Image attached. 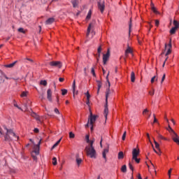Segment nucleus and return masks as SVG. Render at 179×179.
I'll list each match as a JSON object with an SVG mask.
<instances>
[{"instance_id": "obj_1", "label": "nucleus", "mask_w": 179, "mask_h": 179, "mask_svg": "<svg viewBox=\"0 0 179 179\" xmlns=\"http://www.w3.org/2000/svg\"><path fill=\"white\" fill-rule=\"evenodd\" d=\"M85 141L88 145L85 148V151L87 156H90L91 159H96V150H94V147L93 146V143H94V138L87 135L85 136Z\"/></svg>"}, {"instance_id": "obj_2", "label": "nucleus", "mask_w": 179, "mask_h": 179, "mask_svg": "<svg viewBox=\"0 0 179 179\" xmlns=\"http://www.w3.org/2000/svg\"><path fill=\"white\" fill-rule=\"evenodd\" d=\"M30 142L33 143L32 151L31 152L33 160L37 162V156L40 155V145L41 144V138H35L34 139H29Z\"/></svg>"}, {"instance_id": "obj_3", "label": "nucleus", "mask_w": 179, "mask_h": 179, "mask_svg": "<svg viewBox=\"0 0 179 179\" xmlns=\"http://www.w3.org/2000/svg\"><path fill=\"white\" fill-rule=\"evenodd\" d=\"M108 75H110V72L108 73V75L106 76V80L108 85V87L106 89V104L103 111V115L106 120H107V116L108 115V96L111 94V91L110 90V86H111V84L110 83V80H108Z\"/></svg>"}, {"instance_id": "obj_4", "label": "nucleus", "mask_w": 179, "mask_h": 179, "mask_svg": "<svg viewBox=\"0 0 179 179\" xmlns=\"http://www.w3.org/2000/svg\"><path fill=\"white\" fill-rule=\"evenodd\" d=\"M97 118H99V115H93V113H90L87 124H85V128H89V127H90L91 132H93V124H94V122H96V120H97Z\"/></svg>"}, {"instance_id": "obj_5", "label": "nucleus", "mask_w": 179, "mask_h": 179, "mask_svg": "<svg viewBox=\"0 0 179 179\" xmlns=\"http://www.w3.org/2000/svg\"><path fill=\"white\" fill-rule=\"evenodd\" d=\"M50 66H54L55 68H59L61 69L62 68V63L59 61H52L49 63Z\"/></svg>"}, {"instance_id": "obj_6", "label": "nucleus", "mask_w": 179, "mask_h": 179, "mask_svg": "<svg viewBox=\"0 0 179 179\" xmlns=\"http://www.w3.org/2000/svg\"><path fill=\"white\" fill-rule=\"evenodd\" d=\"M98 8L100 10V12L101 13L104 12V9H106V6L104 5V1L99 0V1H98Z\"/></svg>"}, {"instance_id": "obj_7", "label": "nucleus", "mask_w": 179, "mask_h": 179, "mask_svg": "<svg viewBox=\"0 0 179 179\" xmlns=\"http://www.w3.org/2000/svg\"><path fill=\"white\" fill-rule=\"evenodd\" d=\"M108 58H110V49H108L106 54H103V62L104 65L107 64V62L108 61Z\"/></svg>"}, {"instance_id": "obj_8", "label": "nucleus", "mask_w": 179, "mask_h": 179, "mask_svg": "<svg viewBox=\"0 0 179 179\" xmlns=\"http://www.w3.org/2000/svg\"><path fill=\"white\" fill-rule=\"evenodd\" d=\"M3 128L6 131V135H16V133H15V131H13V129L7 128L6 126H4Z\"/></svg>"}, {"instance_id": "obj_9", "label": "nucleus", "mask_w": 179, "mask_h": 179, "mask_svg": "<svg viewBox=\"0 0 179 179\" xmlns=\"http://www.w3.org/2000/svg\"><path fill=\"white\" fill-rule=\"evenodd\" d=\"M47 99L50 103L52 102V92L51 91V89L47 90Z\"/></svg>"}, {"instance_id": "obj_10", "label": "nucleus", "mask_w": 179, "mask_h": 179, "mask_svg": "<svg viewBox=\"0 0 179 179\" xmlns=\"http://www.w3.org/2000/svg\"><path fill=\"white\" fill-rule=\"evenodd\" d=\"M139 149L134 148L132 151V159H135L136 157H138L139 156Z\"/></svg>"}, {"instance_id": "obj_11", "label": "nucleus", "mask_w": 179, "mask_h": 179, "mask_svg": "<svg viewBox=\"0 0 179 179\" xmlns=\"http://www.w3.org/2000/svg\"><path fill=\"white\" fill-rule=\"evenodd\" d=\"M168 48V50L166 53V56L169 55V54H171V40H170V42L167 46V44H165V48L167 49Z\"/></svg>"}, {"instance_id": "obj_12", "label": "nucleus", "mask_w": 179, "mask_h": 179, "mask_svg": "<svg viewBox=\"0 0 179 179\" xmlns=\"http://www.w3.org/2000/svg\"><path fill=\"white\" fill-rule=\"evenodd\" d=\"M76 163L78 167H80V164H82V163H83V159H82V158L79 157V155H76Z\"/></svg>"}, {"instance_id": "obj_13", "label": "nucleus", "mask_w": 179, "mask_h": 179, "mask_svg": "<svg viewBox=\"0 0 179 179\" xmlns=\"http://www.w3.org/2000/svg\"><path fill=\"white\" fill-rule=\"evenodd\" d=\"M75 94H78V91H76V81L74 80L73 82V96L74 98Z\"/></svg>"}, {"instance_id": "obj_14", "label": "nucleus", "mask_w": 179, "mask_h": 179, "mask_svg": "<svg viewBox=\"0 0 179 179\" xmlns=\"http://www.w3.org/2000/svg\"><path fill=\"white\" fill-rule=\"evenodd\" d=\"M94 27V24L93 23H90L87 29V37H89V34H90V30H92Z\"/></svg>"}, {"instance_id": "obj_15", "label": "nucleus", "mask_w": 179, "mask_h": 179, "mask_svg": "<svg viewBox=\"0 0 179 179\" xmlns=\"http://www.w3.org/2000/svg\"><path fill=\"white\" fill-rule=\"evenodd\" d=\"M154 143L155 145L156 149L158 150V152H157V151H156V150L154 149L155 153H157L158 155H161V153H160V148H159V143L157 141H155V140H154Z\"/></svg>"}, {"instance_id": "obj_16", "label": "nucleus", "mask_w": 179, "mask_h": 179, "mask_svg": "<svg viewBox=\"0 0 179 179\" xmlns=\"http://www.w3.org/2000/svg\"><path fill=\"white\" fill-rule=\"evenodd\" d=\"M31 117L35 118V120H36V121H39V122H41V120L40 119V117L38 115H37V114H36V113L31 112Z\"/></svg>"}, {"instance_id": "obj_17", "label": "nucleus", "mask_w": 179, "mask_h": 179, "mask_svg": "<svg viewBox=\"0 0 179 179\" xmlns=\"http://www.w3.org/2000/svg\"><path fill=\"white\" fill-rule=\"evenodd\" d=\"M166 130L169 132V134H171V135H177V133H176V131H174L171 127H170V124H169Z\"/></svg>"}, {"instance_id": "obj_18", "label": "nucleus", "mask_w": 179, "mask_h": 179, "mask_svg": "<svg viewBox=\"0 0 179 179\" xmlns=\"http://www.w3.org/2000/svg\"><path fill=\"white\" fill-rule=\"evenodd\" d=\"M16 64H17V61H15L13 63L10 64H6L4 66H5V68H13V66H15V65H16Z\"/></svg>"}, {"instance_id": "obj_19", "label": "nucleus", "mask_w": 179, "mask_h": 179, "mask_svg": "<svg viewBox=\"0 0 179 179\" xmlns=\"http://www.w3.org/2000/svg\"><path fill=\"white\" fill-rule=\"evenodd\" d=\"M107 153H108V149L106 148L103 150V151L102 152V156H103V159H105V160L107 159V157H106Z\"/></svg>"}, {"instance_id": "obj_20", "label": "nucleus", "mask_w": 179, "mask_h": 179, "mask_svg": "<svg viewBox=\"0 0 179 179\" xmlns=\"http://www.w3.org/2000/svg\"><path fill=\"white\" fill-rule=\"evenodd\" d=\"M117 159L119 160H122V159H124V152L122 151L119 152Z\"/></svg>"}, {"instance_id": "obj_21", "label": "nucleus", "mask_w": 179, "mask_h": 179, "mask_svg": "<svg viewBox=\"0 0 179 179\" xmlns=\"http://www.w3.org/2000/svg\"><path fill=\"white\" fill-rule=\"evenodd\" d=\"M55 22V19L53 17L49 18L46 20V24H51L52 23H54Z\"/></svg>"}, {"instance_id": "obj_22", "label": "nucleus", "mask_w": 179, "mask_h": 179, "mask_svg": "<svg viewBox=\"0 0 179 179\" xmlns=\"http://www.w3.org/2000/svg\"><path fill=\"white\" fill-rule=\"evenodd\" d=\"M132 52V49H131V47L128 46L127 49L125 51V56L128 57V54H131Z\"/></svg>"}, {"instance_id": "obj_23", "label": "nucleus", "mask_w": 179, "mask_h": 179, "mask_svg": "<svg viewBox=\"0 0 179 179\" xmlns=\"http://www.w3.org/2000/svg\"><path fill=\"white\" fill-rule=\"evenodd\" d=\"M62 139V138H61L59 140H58V141L52 145V150H54V149H55V148H57V145H59V143H60Z\"/></svg>"}, {"instance_id": "obj_24", "label": "nucleus", "mask_w": 179, "mask_h": 179, "mask_svg": "<svg viewBox=\"0 0 179 179\" xmlns=\"http://www.w3.org/2000/svg\"><path fill=\"white\" fill-rule=\"evenodd\" d=\"M97 86H98V92H100V89H101V86H103V83L100 80H96Z\"/></svg>"}, {"instance_id": "obj_25", "label": "nucleus", "mask_w": 179, "mask_h": 179, "mask_svg": "<svg viewBox=\"0 0 179 179\" xmlns=\"http://www.w3.org/2000/svg\"><path fill=\"white\" fill-rule=\"evenodd\" d=\"M173 26H175L174 27L176 29H178L179 28V22H178V20H173Z\"/></svg>"}, {"instance_id": "obj_26", "label": "nucleus", "mask_w": 179, "mask_h": 179, "mask_svg": "<svg viewBox=\"0 0 179 179\" xmlns=\"http://www.w3.org/2000/svg\"><path fill=\"white\" fill-rule=\"evenodd\" d=\"M176 31H177V28L173 27L170 30L169 33H170V34H176Z\"/></svg>"}, {"instance_id": "obj_27", "label": "nucleus", "mask_w": 179, "mask_h": 179, "mask_svg": "<svg viewBox=\"0 0 179 179\" xmlns=\"http://www.w3.org/2000/svg\"><path fill=\"white\" fill-rule=\"evenodd\" d=\"M131 82H135V73L134 71L131 73Z\"/></svg>"}, {"instance_id": "obj_28", "label": "nucleus", "mask_w": 179, "mask_h": 179, "mask_svg": "<svg viewBox=\"0 0 179 179\" xmlns=\"http://www.w3.org/2000/svg\"><path fill=\"white\" fill-rule=\"evenodd\" d=\"M151 9H152V12H154V13H156V14L159 13L157 10L155 8L154 4H151Z\"/></svg>"}, {"instance_id": "obj_29", "label": "nucleus", "mask_w": 179, "mask_h": 179, "mask_svg": "<svg viewBox=\"0 0 179 179\" xmlns=\"http://www.w3.org/2000/svg\"><path fill=\"white\" fill-rule=\"evenodd\" d=\"M90 17H92V10H89L87 15L86 17V20H89L90 19Z\"/></svg>"}, {"instance_id": "obj_30", "label": "nucleus", "mask_w": 179, "mask_h": 179, "mask_svg": "<svg viewBox=\"0 0 179 179\" xmlns=\"http://www.w3.org/2000/svg\"><path fill=\"white\" fill-rule=\"evenodd\" d=\"M71 3L74 8L78 6V1L76 0H72Z\"/></svg>"}, {"instance_id": "obj_31", "label": "nucleus", "mask_w": 179, "mask_h": 179, "mask_svg": "<svg viewBox=\"0 0 179 179\" xmlns=\"http://www.w3.org/2000/svg\"><path fill=\"white\" fill-rule=\"evenodd\" d=\"M155 82H157V76H155L151 78V83H155Z\"/></svg>"}, {"instance_id": "obj_32", "label": "nucleus", "mask_w": 179, "mask_h": 179, "mask_svg": "<svg viewBox=\"0 0 179 179\" xmlns=\"http://www.w3.org/2000/svg\"><path fill=\"white\" fill-rule=\"evenodd\" d=\"M121 171L122 173H127V165H123L121 168Z\"/></svg>"}, {"instance_id": "obj_33", "label": "nucleus", "mask_w": 179, "mask_h": 179, "mask_svg": "<svg viewBox=\"0 0 179 179\" xmlns=\"http://www.w3.org/2000/svg\"><path fill=\"white\" fill-rule=\"evenodd\" d=\"M52 164H53V166H57V158L56 157L52 158Z\"/></svg>"}, {"instance_id": "obj_34", "label": "nucleus", "mask_w": 179, "mask_h": 179, "mask_svg": "<svg viewBox=\"0 0 179 179\" xmlns=\"http://www.w3.org/2000/svg\"><path fill=\"white\" fill-rule=\"evenodd\" d=\"M94 68H95V66L92 67L91 73H92L93 76L96 77V72L94 71Z\"/></svg>"}, {"instance_id": "obj_35", "label": "nucleus", "mask_w": 179, "mask_h": 179, "mask_svg": "<svg viewBox=\"0 0 179 179\" xmlns=\"http://www.w3.org/2000/svg\"><path fill=\"white\" fill-rule=\"evenodd\" d=\"M68 93V90L66 89H63L62 90V96H65V94H66Z\"/></svg>"}, {"instance_id": "obj_36", "label": "nucleus", "mask_w": 179, "mask_h": 179, "mask_svg": "<svg viewBox=\"0 0 179 179\" xmlns=\"http://www.w3.org/2000/svg\"><path fill=\"white\" fill-rule=\"evenodd\" d=\"M173 142L177 143V145H179V138H178V137L176 136V137L173 138Z\"/></svg>"}, {"instance_id": "obj_37", "label": "nucleus", "mask_w": 179, "mask_h": 179, "mask_svg": "<svg viewBox=\"0 0 179 179\" xmlns=\"http://www.w3.org/2000/svg\"><path fill=\"white\" fill-rule=\"evenodd\" d=\"M18 31L20 33H23V34H26V31H24V29L23 28H19Z\"/></svg>"}, {"instance_id": "obj_38", "label": "nucleus", "mask_w": 179, "mask_h": 179, "mask_svg": "<svg viewBox=\"0 0 179 179\" xmlns=\"http://www.w3.org/2000/svg\"><path fill=\"white\" fill-rule=\"evenodd\" d=\"M132 160H135L136 163H140L141 159H138V157H136L135 158H132Z\"/></svg>"}, {"instance_id": "obj_39", "label": "nucleus", "mask_w": 179, "mask_h": 179, "mask_svg": "<svg viewBox=\"0 0 179 179\" xmlns=\"http://www.w3.org/2000/svg\"><path fill=\"white\" fill-rule=\"evenodd\" d=\"M171 171H173V169H170L168 171V176H169V178H171Z\"/></svg>"}, {"instance_id": "obj_40", "label": "nucleus", "mask_w": 179, "mask_h": 179, "mask_svg": "<svg viewBox=\"0 0 179 179\" xmlns=\"http://www.w3.org/2000/svg\"><path fill=\"white\" fill-rule=\"evenodd\" d=\"M41 85H43V86H47V80H41Z\"/></svg>"}, {"instance_id": "obj_41", "label": "nucleus", "mask_w": 179, "mask_h": 179, "mask_svg": "<svg viewBox=\"0 0 179 179\" xmlns=\"http://www.w3.org/2000/svg\"><path fill=\"white\" fill-rule=\"evenodd\" d=\"M87 106H90V97H87V101H86Z\"/></svg>"}, {"instance_id": "obj_42", "label": "nucleus", "mask_w": 179, "mask_h": 179, "mask_svg": "<svg viewBox=\"0 0 179 179\" xmlns=\"http://www.w3.org/2000/svg\"><path fill=\"white\" fill-rule=\"evenodd\" d=\"M27 96V92H23L21 94V97H26Z\"/></svg>"}, {"instance_id": "obj_43", "label": "nucleus", "mask_w": 179, "mask_h": 179, "mask_svg": "<svg viewBox=\"0 0 179 179\" xmlns=\"http://www.w3.org/2000/svg\"><path fill=\"white\" fill-rule=\"evenodd\" d=\"M159 138L162 139L163 141H167V139L164 136H163V135H159Z\"/></svg>"}, {"instance_id": "obj_44", "label": "nucleus", "mask_w": 179, "mask_h": 179, "mask_svg": "<svg viewBox=\"0 0 179 179\" xmlns=\"http://www.w3.org/2000/svg\"><path fill=\"white\" fill-rule=\"evenodd\" d=\"M148 113H149V110H148V108H145L143 111V115H145V114H148Z\"/></svg>"}, {"instance_id": "obj_45", "label": "nucleus", "mask_w": 179, "mask_h": 179, "mask_svg": "<svg viewBox=\"0 0 179 179\" xmlns=\"http://www.w3.org/2000/svg\"><path fill=\"white\" fill-rule=\"evenodd\" d=\"M129 167L131 171H134V166H132V164L129 163Z\"/></svg>"}, {"instance_id": "obj_46", "label": "nucleus", "mask_w": 179, "mask_h": 179, "mask_svg": "<svg viewBox=\"0 0 179 179\" xmlns=\"http://www.w3.org/2000/svg\"><path fill=\"white\" fill-rule=\"evenodd\" d=\"M96 62H99V59H100L101 54H99V53H98V54L96 55Z\"/></svg>"}, {"instance_id": "obj_47", "label": "nucleus", "mask_w": 179, "mask_h": 179, "mask_svg": "<svg viewBox=\"0 0 179 179\" xmlns=\"http://www.w3.org/2000/svg\"><path fill=\"white\" fill-rule=\"evenodd\" d=\"M132 27V23H129V34H131V28Z\"/></svg>"}, {"instance_id": "obj_48", "label": "nucleus", "mask_w": 179, "mask_h": 179, "mask_svg": "<svg viewBox=\"0 0 179 179\" xmlns=\"http://www.w3.org/2000/svg\"><path fill=\"white\" fill-rule=\"evenodd\" d=\"M98 54H101V46H99L97 49Z\"/></svg>"}, {"instance_id": "obj_49", "label": "nucleus", "mask_w": 179, "mask_h": 179, "mask_svg": "<svg viewBox=\"0 0 179 179\" xmlns=\"http://www.w3.org/2000/svg\"><path fill=\"white\" fill-rule=\"evenodd\" d=\"M159 24H160V22H159V20H155V26H157V27H159Z\"/></svg>"}, {"instance_id": "obj_50", "label": "nucleus", "mask_w": 179, "mask_h": 179, "mask_svg": "<svg viewBox=\"0 0 179 179\" xmlns=\"http://www.w3.org/2000/svg\"><path fill=\"white\" fill-rule=\"evenodd\" d=\"M164 79H166V74L163 75V76L162 78L161 83H163V82H164Z\"/></svg>"}, {"instance_id": "obj_51", "label": "nucleus", "mask_w": 179, "mask_h": 179, "mask_svg": "<svg viewBox=\"0 0 179 179\" xmlns=\"http://www.w3.org/2000/svg\"><path fill=\"white\" fill-rule=\"evenodd\" d=\"M5 141H9V135L4 136Z\"/></svg>"}, {"instance_id": "obj_52", "label": "nucleus", "mask_w": 179, "mask_h": 179, "mask_svg": "<svg viewBox=\"0 0 179 179\" xmlns=\"http://www.w3.org/2000/svg\"><path fill=\"white\" fill-rule=\"evenodd\" d=\"M14 107H16L19 110H22V108L19 107V106H17V103H14Z\"/></svg>"}, {"instance_id": "obj_53", "label": "nucleus", "mask_w": 179, "mask_h": 179, "mask_svg": "<svg viewBox=\"0 0 179 179\" xmlns=\"http://www.w3.org/2000/svg\"><path fill=\"white\" fill-rule=\"evenodd\" d=\"M55 113H56V114H59V110H58V108H55Z\"/></svg>"}, {"instance_id": "obj_54", "label": "nucleus", "mask_w": 179, "mask_h": 179, "mask_svg": "<svg viewBox=\"0 0 179 179\" xmlns=\"http://www.w3.org/2000/svg\"><path fill=\"white\" fill-rule=\"evenodd\" d=\"M34 131L35 134H38L39 130H38V129L35 128V129H34Z\"/></svg>"}, {"instance_id": "obj_55", "label": "nucleus", "mask_w": 179, "mask_h": 179, "mask_svg": "<svg viewBox=\"0 0 179 179\" xmlns=\"http://www.w3.org/2000/svg\"><path fill=\"white\" fill-rule=\"evenodd\" d=\"M151 166H152V170H154V171H156V169L155 168V164H153V163L152 162H151Z\"/></svg>"}, {"instance_id": "obj_56", "label": "nucleus", "mask_w": 179, "mask_h": 179, "mask_svg": "<svg viewBox=\"0 0 179 179\" xmlns=\"http://www.w3.org/2000/svg\"><path fill=\"white\" fill-rule=\"evenodd\" d=\"M85 95L87 96V97H90V94L89 93V91H87L86 93H85Z\"/></svg>"}, {"instance_id": "obj_57", "label": "nucleus", "mask_w": 179, "mask_h": 179, "mask_svg": "<svg viewBox=\"0 0 179 179\" xmlns=\"http://www.w3.org/2000/svg\"><path fill=\"white\" fill-rule=\"evenodd\" d=\"M150 96H153L155 94V90H152V92H149Z\"/></svg>"}, {"instance_id": "obj_58", "label": "nucleus", "mask_w": 179, "mask_h": 179, "mask_svg": "<svg viewBox=\"0 0 179 179\" xmlns=\"http://www.w3.org/2000/svg\"><path fill=\"white\" fill-rule=\"evenodd\" d=\"M64 80H65V78H59V82H64Z\"/></svg>"}, {"instance_id": "obj_59", "label": "nucleus", "mask_w": 179, "mask_h": 179, "mask_svg": "<svg viewBox=\"0 0 179 179\" xmlns=\"http://www.w3.org/2000/svg\"><path fill=\"white\" fill-rule=\"evenodd\" d=\"M39 99H41V100H44V94H41Z\"/></svg>"}, {"instance_id": "obj_60", "label": "nucleus", "mask_w": 179, "mask_h": 179, "mask_svg": "<svg viewBox=\"0 0 179 179\" xmlns=\"http://www.w3.org/2000/svg\"><path fill=\"white\" fill-rule=\"evenodd\" d=\"M5 82V80H2V77H0V84L3 83Z\"/></svg>"}, {"instance_id": "obj_61", "label": "nucleus", "mask_w": 179, "mask_h": 179, "mask_svg": "<svg viewBox=\"0 0 179 179\" xmlns=\"http://www.w3.org/2000/svg\"><path fill=\"white\" fill-rule=\"evenodd\" d=\"M70 139H73L75 138V135H69Z\"/></svg>"}, {"instance_id": "obj_62", "label": "nucleus", "mask_w": 179, "mask_h": 179, "mask_svg": "<svg viewBox=\"0 0 179 179\" xmlns=\"http://www.w3.org/2000/svg\"><path fill=\"white\" fill-rule=\"evenodd\" d=\"M171 122H173V125H176V121L174 120V119H171Z\"/></svg>"}, {"instance_id": "obj_63", "label": "nucleus", "mask_w": 179, "mask_h": 179, "mask_svg": "<svg viewBox=\"0 0 179 179\" xmlns=\"http://www.w3.org/2000/svg\"><path fill=\"white\" fill-rule=\"evenodd\" d=\"M125 138H127V136L123 135L122 137V141H125Z\"/></svg>"}, {"instance_id": "obj_64", "label": "nucleus", "mask_w": 179, "mask_h": 179, "mask_svg": "<svg viewBox=\"0 0 179 179\" xmlns=\"http://www.w3.org/2000/svg\"><path fill=\"white\" fill-rule=\"evenodd\" d=\"M27 61H29L30 62H34L33 59H29V58H27Z\"/></svg>"}]
</instances>
